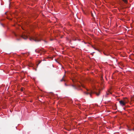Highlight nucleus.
<instances>
[{"label":"nucleus","instance_id":"6e6552de","mask_svg":"<svg viewBox=\"0 0 134 134\" xmlns=\"http://www.w3.org/2000/svg\"><path fill=\"white\" fill-rule=\"evenodd\" d=\"M63 78H64V77H63V78L62 79V80H61V81H63V80H63Z\"/></svg>","mask_w":134,"mask_h":134},{"label":"nucleus","instance_id":"39448f33","mask_svg":"<svg viewBox=\"0 0 134 134\" xmlns=\"http://www.w3.org/2000/svg\"><path fill=\"white\" fill-rule=\"evenodd\" d=\"M125 3H127V0H122Z\"/></svg>","mask_w":134,"mask_h":134},{"label":"nucleus","instance_id":"7ed1b4c3","mask_svg":"<svg viewBox=\"0 0 134 134\" xmlns=\"http://www.w3.org/2000/svg\"><path fill=\"white\" fill-rule=\"evenodd\" d=\"M30 40H34L36 42H39L40 41V40L39 39V38L37 37H36L33 38H30Z\"/></svg>","mask_w":134,"mask_h":134},{"label":"nucleus","instance_id":"f03ea898","mask_svg":"<svg viewBox=\"0 0 134 134\" xmlns=\"http://www.w3.org/2000/svg\"><path fill=\"white\" fill-rule=\"evenodd\" d=\"M120 103L122 106H124L125 105L126 103H127V101L125 100H120L119 101Z\"/></svg>","mask_w":134,"mask_h":134},{"label":"nucleus","instance_id":"423d86ee","mask_svg":"<svg viewBox=\"0 0 134 134\" xmlns=\"http://www.w3.org/2000/svg\"><path fill=\"white\" fill-rule=\"evenodd\" d=\"M81 86L83 87H84V88L85 87V86H84V85H83L82 84H81Z\"/></svg>","mask_w":134,"mask_h":134},{"label":"nucleus","instance_id":"20e7f679","mask_svg":"<svg viewBox=\"0 0 134 134\" xmlns=\"http://www.w3.org/2000/svg\"><path fill=\"white\" fill-rule=\"evenodd\" d=\"M22 37L23 38L25 39H26L27 38V37L26 36L24 35H23L22 36Z\"/></svg>","mask_w":134,"mask_h":134},{"label":"nucleus","instance_id":"0eeeda50","mask_svg":"<svg viewBox=\"0 0 134 134\" xmlns=\"http://www.w3.org/2000/svg\"><path fill=\"white\" fill-rule=\"evenodd\" d=\"M109 93H107V94H109L111 93V92H109Z\"/></svg>","mask_w":134,"mask_h":134},{"label":"nucleus","instance_id":"f257e3e1","mask_svg":"<svg viewBox=\"0 0 134 134\" xmlns=\"http://www.w3.org/2000/svg\"><path fill=\"white\" fill-rule=\"evenodd\" d=\"M93 89H93V90L87 89V92H85V93L87 94H89L90 96H91V94L94 93H95L96 94L97 96H98L99 94V93H96Z\"/></svg>","mask_w":134,"mask_h":134}]
</instances>
